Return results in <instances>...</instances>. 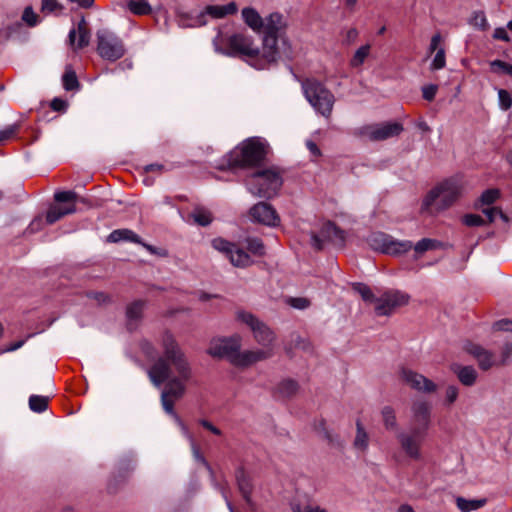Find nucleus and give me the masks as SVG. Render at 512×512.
Listing matches in <instances>:
<instances>
[{
	"mask_svg": "<svg viewBox=\"0 0 512 512\" xmlns=\"http://www.w3.org/2000/svg\"><path fill=\"white\" fill-rule=\"evenodd\" d=\"M353 447L360 453H365L369 447V434L360 421L356 422V435Z\"/></svg>",
	"mask_w": 512,
	"mask_h": 512,
	"instance_id": "nucleus-27",
	"label": "nucleus"
},
{
	"mask_svg": "<svg viewBox=\"0 0 512 512\" xmlns=\"http://www.w3.org/2000/svg\"><path fill=\"white\" fill-rule=\"evenodd\" d=\"M322 428L320 430L321 436L328 441L331 445H340V439L339 436L332 431H330L326 426L325 423L321 424Z\"/></svg>",
	"mask_w": 512,
	"mask_h": 512,
	"instance_id": "nucleus-46",
	"label": "nucleus"
},
{
	"mask_svg": "<svg viewBox=\"0 0 512 512\" xmlns=\"http://www.w3.org/2000/svg\"><path fill=\"white\" fill-rule=\"evenodd\" d=\"M437 91H438L437 85H433V84L426 85L422 88V96L425 100L432 101L435 98Z\"/></svg>",
	"mask_w": 512,
	"mask_h": 512,
	"instance_id": "nucleus-47",
	"label": "nucleus"
},
{
	"mask_svg": "<svg viewBox=\"0 0 512 512\" xmlns=\"http://www.w3.org/2000/svg\"><path fill=\"white\" fill-rule=\"evenodd\" d=\"M121 240H127V241H131V242H139V237L133 231L128 230V229L115 230L108 236L109 242L115 243V242H119Z\"/></svg>",
	"mask_w": 512,
	"mask_h": 512,
	"instance_id": "nucleus-30",
	"label": "nucleus"
},
{
	"mask_svg": "<svg viewBox=\"0 0 512 512\" xmlns=\"http://www.w3.org/2000/svg\"><path fill=\"white\" fill-rule=\"evenodd\" d=\"M494 329L497 331H510L512 332V320L503 319L494 324Z\"/></svg>",
	"mask_w": 512,
	"mask_h": 512,
	"instance_id": "nucleus-54",
	"label": "nucleus"
},
{
	"mask_svg": "<svg viewBox=\"0 0 512 512\" xmlns=\"http://www.w3.org/2000/svg\"><path fill=\"white\" fill-rule=\"evenodd\" d=\"M382 421L387 430H394L397 428V418L395 410L390 406H385L381 410Z\"/></svg>",
	"mask_w": 512,
	"mask_h": 512,
	"instance_id": "nucleus-32",
	"label": "nucleus"
},
{
	"mask_svg": "<svg viewBox=\"0 0 512 512\" xmlns=\"http://www.w3.org/2000/svg\"><path fill=\"white\" fill-rule=\"evenodd\" d=\"M459 390L456 386H449L445 392V400L448 404L454 403L458 398Z\"/></svg>",
	"mask_w": 512,
	"mask_h": 512,
	"instance_id": "nucleus-50",
	"label": "nucleus"
},
{
	"mask_svg": "<svg viewBox=\"0 0 512 512\" xmlns=\"http://www.w3.org/2000/svg\"><path fill=\"white\" fill-rule=\"evenodd\" d=\"M14 133L13 127H7L5 129L0 130V142L9 139Z\"/></svg>",
	"mask_w": 512,
	"mask_h": 512,
	"instance_id": "nucleus-58",
	"label": "nucleus"
},
{
	"mask_svg": "<svg viewBox=\"0 0 512 512\" xmlns=\"http://www.w3.org/2000/svg\"><path fill=\"white\" fill-rule=\"evenodd\" d=\"M202 424H203V426H204L206 429L210 430L212 433H214V434H216V435H219V434H220L219 429H218V428H216L215 426H213L211 423L204 421Z\"/></svg>",
	"mask_w": 512,
	"mask_h": 512,
	"instance_id": "nucleus-63",
	"label": "nucleus"
},
{
	"mask_svg": "<svg viewBox=\"0 0 512 512\" xmlns=\"http://www.w3.org/2000/svg\"><path fill=\"white\" fill-rule=\"evenodd\" d=\"M397 512H415V511L410 505L404 504L398 508Z\"/></svg>",
	"mask_w": 512,
	"mask_h": 512,
	"instance_id": "nucleus-64",
	"label": "nucleus"
},
{
	"mask_svg": "<svg viewBox=\"0 0 512 512\" xmlns=\"http://www.w3.org/2000/svg\"><path fill=\"white\" fill-rule=\"evenodd\" d=\"M191 218L201 226H207L212 222L211 212L204 207H196L191 213Z\"/></svg>",
	"mask_w": 512,
	"mask_h": 512,
	"instance_id": "nucleus-31",
	"label": "nucleus"
},
{
	"mask_svg": "<svg viewBox=\"0 0 512 512\" xmlns=\"http://www.w3.org/2000/svg\"><path fill=\"white\" fill-rule=\"evenodd\" d=\"M63 86L66 90H74L78 87V80L75 72L71 68H67L63 75Z\"/></svg>",
	"mask_w": 512,
	"mask_h": 512,
	"instance_id": "nucleus-38",
	"label": "nucleus"
},
{
	"mask_svg": "<svg viewBox=\"0 0 512 512\" xmlns=\"http://www.w3.org/2000/svg\"><path fill=\"white\" fill-rule=\"evenodd\" d=\"M427 434L416 430L401 432L397 435L398 443L404 454L415 461L422 459V446Z\"/></svg>",
	"mask_w": 512,
	"mask_h": 512,
	"instance_id": "nucleus-15",
	"label": "nucleus"
},
{
	"mask_svg": "<svg viewBox=\"0 0 512 512\" xmlns=\"http://www.w3.org/2000/svg\"><path fill=\"white\" fill-rule=\"evenodd\" d=\"M58 203L52 206L46 215L49 224H53L60 218L75 211L76 194L72 191L57 192L54 196Z\"/></svg>",
	"mask_w": 512,
	"mask_h": 512,
	"instance_id": "nucleus-17",
	"label": "nucleus"
},
{
	"mask_svg": "<svg viewBox=\"0 0 512 512\" xmlns=\"http://www.w3.org/2000/svg\"><path fill=\"white\" fill-rule=\"evenodd\" d=\"M228 47L231 50L232 55H241L245 57L248 63L256 69H265L275 63L263 61V46L258 48L254 44L253 38L249 35L243 33L232 35L228 39Z\"/></svg>",
	"mask_w": 512,
	"mask_h": 512,
	"instance_id": "nucleus-6",
	"label": "nucleus"
},
{
	"mask_svg": "<svg viewBox=\"0 0 512 512\" xmlns=\"http://www.w3.org/2000/svg\"><path fill=\"white\" fill-rule=\"evenodd\" d=\"M69 1L78 4L80 7H83V8H89L94 3V0H69Z\"/></svg>",
	"mask_w": 512,
	"mask_h": 512,
	"instance_id": "nucleus-60",
	"label": "nucleus"
},
{
	"mask_svg": "<svg viewBox=\"0 0 512 512\" xmlns=\"http://www.w3.org/2000/svg\"><path fill=\"white\" fill-rule=\"evenodd\" d=\"M51 106L54 110H61L65 106V102L61 99H54Z\"/></svg>",
	"mask_w": 512,
	"mask_h": 512,
	"instance_id": "nucleus-62",
	"label": "nucleus"
},
{
	"mask_svg": "<svg viewBox=\"0 0 512 512\" xmlns=\"http://www.w3.org/2000/svg\"><path fill=\"white\" fill-rule=\"evenodd\" d=\"M237 481H238L239 490H240L244 500L246 501L249 508L254 511L256 509V504L252 500V497H251L253 487H252L250 478L248 476H246L243 472H241L237 476Z\"/></svg>",
	"mask_w": 512,
	"mask_h": 512,
	"instance_id": "nucleus-26",
	"label": "nucleus"
},
{
	"mask_svg": "<svg viewBox=\"0 0 512 512\" xmlns=\"http://www.w3.org/2000/svg\"><path fill=\"white\" fill-rule=\"evenodd\" d=\"M403 127L398 122L365 125L359 129L360 135L373 141L386 140L399 135Z\"/></svg>",
	"mask_w": 512,
	"mask_h": 512,
	"instance_id": "nucleus-18",
	"label": "nucleus"
},
{
	"mask_svg": "<svg viewBox=\"0 0 512 512\" xmlns=\"http://www.w3.org/2000/svg\"><path fill=\"white\" fill-rule=\"evenodd\" d=\"M446 65L445 50L443 47L439 48L431 62L432 70H440Z\"/></svg>",
	"mask_w": 512,
	"mask_h": 512,
	"instance_id": "nucleus-41",
	"label": "nucleus"
},
{
	"mask_svg": "<svg viewBox=\"0 0 512 512\" xmlns=\"http://www.w3.org/2000/svg\"><path fill=\"white\" fill-rule=\"evenodd\" d=\"M344 232L336 227L332 222L323 224L320 234L313 236V245L317 249L322 248V243L325 241L331 242L335 245H341L344 242Z\"/></svg>",
	"mask_w": 512,
	"mask_h": 512,
	"instance_id": "nucleus-23",
	"label": "nucleus"
},
{
	"mask_svg": "<svg viewBox=\"0 0 512 512\" xmlns=\"http://www.w3.org/2000/svg\"><path fill=\"white\" fill-rule=\"evenodd\" d=\"M240 348L241 337L234 335L231 337L212 339L207 352L214 358H226L232 364V360Z\"/></svg>",
	"mask_w": 512,
	"mask_h": 512,
	"instance_id": "nucleus-13",
	"label": "nucleus"
},
{
	"mask_svg": "<svg viewBox=\"0 0 512 512\" xmlns=\"http://www.w3.org/2000/svg\"><path fill=\"white\" fill-rule=\"evenodd\" d=\"M464 189L463 179L452 176L437 183L423 198L421 212L435 216L450 208L459 199Z\"/></svg>",
	"mask_w": 512,
	"mask_h": 512,
	"instance_id": "nucleus-3",
	"label": "nucleus"
},
{
	"mask_svg": "<svg viewBox=\"0 0 512 512\" xmlns=\"http://www.w3.org/2000/svg\"><path fill=\"white\" fill-rule=\"evenodd\" d=\"M68 41L74 50L88 46L90 42V30L88 29L87 22L84 18L79 21L77 28L70 30Z\"/></svg>",
	"mask_w": 512,
	"mask_h": 512,
	"instance_id": "nucleus-24",
	"label": "nucleus"
},
{
	"mask_svg": "<svg viewBox=\"0 0 512 512\" xmlns=\"http://www.w3.org/2000/svg\"><path fill=\"white\" fill-rule=\"evenodd\" d=\"M282 178L274 169H266L254 173L247 179L249 191L259 197H272L280 189Z\"/></svg>",
	"mask_w": 512,
	"mask_h": 512,
	"instance_id": "nucleus-9",
	"label": "nucleus"
},
{
	"mask_svg": "<svg viewBox=\"0 0 512 512\" xmlns=\"http://www.w3.org/2000/svg\"><path fill=\"white\" fill-rule=\"evenodd\" d=\"M251 219L268 227H277L280 224V216L272 205L259 202L250 209Z\"/></svg>",
	"mask_w": 512,
	"mask_h": 512,
	"instance_id": "nucleus-20",
	"label": "nucleus"
},
{
	"mask_svg": "<svg viewBox=\"0 0 512 512\" xmlns=\"http://www.w3.org/2000/svg\"><path fill=\"white\" fill-rule=\"evenodd\" d=\"M264 155V144L259 139L251 138L233 149L228 161L233 167L254 166L263 160Z\"/></svg>",
	"mask_w": 512,
	"mask_h": 512,
	"instance_id": "nucleus-8",
	"label": "nucleus"
},
{
	"mask_svg": "<svg viewBox=\"0 0 512 512\" xmlns=\"http://www.w3.org/2000/svg\"><path fill=\"white\" fill-rule=\"evenodd\" d=\"M58 8L56 0H42V11L53 12Z\"/></svg>",
	"mask_w": 512,
	"mask_h": 512,
	"instance_id": "nucleus-55",
	"label": "nucleus"
},
{
	"mask_svg": "<svg viewBox=\"0 0 512 512\" xmlns=\"http://www.w3.org/2000/svg\"><path fill=\"white\" fill-rule=\"evenodd\" d=\"M212 246L215 250L228 257L233 266L240 268L250 266L253 263L252 256L260 257L265 254L263 242L258 238L246 239L245 248L247 252L223 238L214 239Z\"/></svg>",
	"mask_w": 512,
	"mask_h": 512,
	"instance_id": "nucleus-4",
	"label": "nucleus"
},
{
	"mask_svg": "<svg viewBox=\"0 0 512 512\" xmlns=\"http://www.w3.org/2000/svg\"><path fill=\"white\" fill-rule=\"evenodd\" d=\"M487 504L486 498L466 499L463 497L456 498V506L461 512H471L484 507Z\"/></svg>",
	"mask_w": 512,
	"mask_h": 512,
	"instance_id": "nucleus-28",
	"label": "nucleus"
},
{
	"mask_svg": "<svg viewBox=\"0 0 512 512\" xmlns=\"http://www.w3.org/2000/svg\"><path fill=\"white\" fill-rule=\"evenodd\" d=\"M369 53H370V45L369 44L359 47L355 51L354 55L352 56V58L350 60V65L352 67L361 66L364 63V61L366 60V58L368 57Z\"/></svg>",
	"mask_w": 512,
	"mask_h": 512,
	"instance_id": "nucleus-35",
	"label": "nucleus"
},
{
	"mask_svg": "<svg viewBox=\"0 0 512 512\" xmlns=\"http://www.w3.org/2000/svg\"><path fill=\"white\" fill-rule=\"evenodd\" d=\"M370 245L373 249L392 256L406 253L413 247L410 241H399L383 233L373 235Z\"/></svg>",
	"mask_w": 512,
	"mask_h": 512,
	"instance_id": "nucleus-14",
	"label": "nucleus"
},
{
	"mask_svg": "<svg viewBox=\"0 0 512 512\" xmlns=\"http://www.w3.org/2000/svg\"><path fill=\"white\" fill-rule=\"evenodd\" d=\"M163 357L149 369L148 374L151 381L160 386L166 382L161 395V402L166 413L172 415L179 421L174 412V403L180 399L186 390V385L191 378L190 365L180 349L174 336L166 332L161 338Z\"/></svg>",
	"mask_w": 512,
	"mask_h": 512,
	"instance_id": "nucleus-1",
	"label": "nucleus"
},
{
	"mask_svg": "<svg viewBox=\"0 0 512 512\" xmlns=\"http://www.w3.org/2000/svg\"><path fill=\"white\" fill-rule=\"evenodd\" d=\"M302 89L307 101L322 116L329 118L334 102V95L319 81L306 79L302 82Z\"/></svg>",
	"mask_w": 512,
	"mask_h": 512,
	"instance_id": "nucleus-7",
	"label": "nucleus"
},
{
	"mask_svg": "<svg viewBox=\"0 0 512 512\" xmlns=\"http://www.w3.org/2000/svg\"><path fill=\"white\" fill-rule=\"evenodd\" d=\"M289 304L292 307L297 308V309H305V308L309 307L310 302L306 298L299 297V298H291L289 300Z\"/></svg>",
	"mask_w": 512,
	"mask_h": 512,
	"instance_id": "nucleus-51",
	"label": "nucleus"
},
{
	"mask_svg": "<svg viewBox=\"0 0 512 512\" xmlns=\"http://www.w3.org/2000/svg\"><path fill=\"white\" fill-rule=\"evenodd\" d=\"M97 52L101 58L114 62L125 54L123 41L113 32L102 29L97 31Z\"/></svg>",
	"mask_w": 512,
	"mask_h": 512,
	"instance_id": "nucleus-10",
	"label": "nucleus"
},
{
	"mask_svg": "<svg viewBox=\"0 0 512 512\" xmlns=\"http://www.w3.org/2000/svg\"><path fill=\"white\" fill-rule=\"evenodd\" d=\"M144 310V302L138 300L127 307V318L130 322L138 321Z\"/></svg>",
	"mask_w": 512,
	"mask_h": 512,
	"instance_id": "nucleus-36",
	"label": "nucleus"
},
{
	"mask_svg": "<svg viewBox=\"0 0 512 512\" xmlns=\"http://www.w3.org/2000/svg\"><path fill=\"white\" fill-rule=\"evenodd\" d=\"M293 512H328L325 508L317 505H307L303 508L300 506H293Z\"/></svg>",
	"mask_w": 512,
	"mask_h": 512,
	"instance_id": "nucleus-52",
	"label": "nucleus"
},
{
	"mask_svg": "<svg viewBox=\"0 0 512 512\" xmlns=\"http://www.w3.org/2000/svg\"><path fill=\"white\" fill-rule=\"evenodd\" d=\"M442 246V243L430 238H424L416 243L414 250L417 254H423L429 250H435Z\"/></svg>",
	"mask_w": 512,
	"mask_h": 512,
	"instance_id": "nucleus-34",
	"label": "nucleus"
},
{
	"mask_svg": "<svg viewBox=\"0 0 512 512\" xmlns=\"http://www.w3.org/2000/svg\"><path fill=\"white\" fill-rule=\"evenodd\" d=\"M298 390V384L292 379H285L277 386V391L282 397H290Z\"/></svg>",
	"mask_w": 512,
	"mask_h": 512,
	"instance_id": "nucleus-33",
	"label": "nucleus"
},
{
	"mask_svg": "<svg viewBox=\"0 0 512 512\" xmlns=\"http://www.w3.org/2000/svg\"><path fill=\"white\" fill-rule=\"evenodd\" d=\"M236 11L237 5L234 2H230L226 5H209L195 17H189L186 14H179L178 22L179 25L183 27H197L206 24L207 16L219 19L226 15L234 14Z\"/></svg>",
	"mask_w": 512,
	"mask_h": 512,
	"instance_id": "nucleus-11",
	"label": "nucleus"
},
{
	"mask_svg": "<svg viewBox=\"0 0 512 512\" xmlns=\"http://www.w3.org/2000/svg\"><path fill=\"white\" fill-rule=\"evenodd\" d=\"M236 319L251 329L255 340L261 344L263 348H273L272 342L274 341V333L253 314L240 310L236 313Z\"/></svg>",
	"mask_w": 512,
	"mask_h": 512,
	"instance_id": "nucleus-12",
	"label": "nucleus"
},
{
	"mask_svg": "<svg viewBox=\"0 0 512 512\" xmlns=\"http://www.w3.org/2000/svg\"><path fill=\"white\" fill-rule=\"evenodd\" d=\"M358 36V32L356 29H349L346 33V39L348 42H353Z\"/></svg>",
	"mask_w": 512,
	"mask_h": 512,
	"instance_id": "nucleus-61",
	"label": "nucleus"
},
{
	"mask_svg": "<svg viewBox=\"0 0 512 512\" xmlns=\"http://www.w3.org/2000/svg\"><path fill=\"white\" fill-rule=\"evenodd\" d=\"M23 344H24L23 340L17 341L15 343H12L9 346H7L5 349L2 350V352H12V351H15V350L21 348L23 346Z\"/></svg>",
	"mask_w": 512,
	"mask_h": 512,
	"instance_id": "nucleus-59",
	"label": "nucleus"
},
{
	"mask_svg": "<svg viewBox=\"0 0 512 512\" xmlns=\"http://www.w3.org/2000/svg\"><path fill=\"white\" fill-rule=\"evenodd\" d=\"M500 196L498 189H488L482 193L480 201L483 205H490L494 203Z\"/></svg>",
	"mask_w": 512,
	"mask_h": 512,
	"instance_id": "nucleus-44",
	"label": "nucleus"
},
{
	"mask_svg": "<svg viewBox=\"0 0 512 512\" xmlns=\"http://www.w3.org/2000/svg\"><path fill=\"white\" fill-rule=\"evenodd\" d=\"M22 20L28 26H36L39 23V16L33 11L32 7L28 6L24 9Z\"/></svg>",
	"mask_w": 512,
	"mask_h": 512,
	"instance_id": "nucleus-42",
	"label": "nucleus"
},
{
	"mask_svg": "<svg viewBox=\"0 0 512 512\" xmlns=\"http://www.w3.org/2000/svg\"><path fill=\"white\" fill-rule=\"evenodd\" d=\"M400 379L419 392L433 393L437 390V385L433 381L408 368L401 369Z\"/></svg>",
	"mask_w": 512,
	"mask_h": 512,
	"instance_id": "nucleus-21",
	"label": "nucleus"
},
{
	"mask_svg": "<svg viewBox=\"0 0 512 512\" xmlns=\"http://www.w3.org/2000/svg\"><path fill=\"white\" fill-rule=\"evenodd\" d=\"M483 213L488 218L489 222H493L496 220L497 217L501 218L503 222H507L508 218L507 216L498 208L496 207H488L483 209Z\"/></svg>",
	"mask_w": 512,
	"mask_h": 512,
	"instance_id": "nucleus-43",
	"label": "nucleus"
},
{
	"mask_svg": "<svg viewBox=\"0 0 512 512\" xmlns=\"http://www.w3.org/2000/svg\"><path fill=\"white\" fill-rule=\"evenodd\" d=\"M499 107L503 111H507L512 106V94L505 89L498 90Z\"/></svg>",
	"mask_w": 512,
	"mask_h": 512,
	"instance_id": "nucleus-39",
	"label": "nucleus"
},
{
	"mask_svg": "<svg viewBox=\"0 0 512 512\" xmlns=\"http://www.w3.org/2000/svg\"><path fill=\"white\" fill-rule=\"evenodd\" d=\"M451 369L463 385L472 386L476 382L477 372L472 366L453 364Z\"/></svg>",
	"mask_w": 512,
	"mask_h": 512,
	"instance_id": "nucleus-25",
	"label": "nucleus"
},
{
	"mask_svg": "<svg viewBox=\"0 0 512 512\" xmlns=\"http://www.w3.org/2000/svg\"><path fill=\"white\" fill-rule=\"evenodd\" d=\"M306 146L313 157H319L321 155L320 149L313 141L307 140Z\"/></svg>",
	"mask_w": 512,
	"mask_h": 512,
	"instance_id": "nucleus-57",
	"label": "nucleus"
},
{
	"mask_svg": "<svg viewBox=\"0 0 512 512\" xmlns=\"http://www.w3.org/2000/svg\"><path fill=\"white\" fill-rule=\"evenodd\" d=\"M463 222L467 226H480L484 223V220L481 218V216L476 214H468L465 215L463 218Z\"/></svg>",
	"mask_w": 512,
	"mask_h": 512,
	"instance_id": "nucleus-48",
	"label": "nucleus"
},
{
	"mask_svg": "<svg viewBox=\"0 0 512 512\" xmlns=\"http://www.w3.org/2000/svg\"><path fill=\"white\" fill-rule=\"evenodd\" d=\"M512 360V344H506L503 349L501 356L499 357V365L505 364Z\"/></svg>",
	"mask_w": 512,
	"mask_h": 512,
	"instance_id": "nucleus-49",
	"label": "nucleus"
},
{
	"mask_svg": "<svg viewBox=\"0 0 512 512\" xmlns=\"http://www.w3.org/2000/svg\"><path fill=\"white\" fill-rule=\"evenodd\" d=\"M274 355L273 348H258L253 350H238L232 360V365L236 367H249L258 362L265 361Z\"/></svg>",
	"mask_w": 512,
	"mask_h": 512,
	"instance_id": "nucleus-19",
	"label": "nucleus"
},
{
	"mask_svg": "<svg viewBox=\"0 0 512 512\" xmlns=\"http://www.w3.org/2000/svg\"><path fill=\"white\" fill-rule=\"evenodd\" d=\"M442 42V36L440 33H436L432 36L430 45H429V53L437 52L440 47V44Z\"/></svg>",
	"mask_w": 512,
	"mask_h": 512,
	"instance_id": "nucleus-53",
	"label": "nucleus"
},
{
	"mask_svg": "<svg viewBox=\"0 0 512 512\" xmlns=\"http://www.w3.org/2000/svg\"><path fill=\"white\" fill-rule=\"evenodd\" d=\"M470 23L474 27L481 29V30H486L489 27L486 16H485L484 12H482V11L474 12L472 15V18L470 20Z\"/></svg>",
	"mask_w": 512,
	"mask_h": 512,
	"instance_id": "nucleus-40",
	"label": "nucleus"
},
{
	"mask_svg": "<svg viewBox=\"0 0 512 512\" xmlns=\"http://www.w3.org/2000/svg\"><path fill=\"white\" fill-rule=\"evenodd\" d=\"M411 429L428 433L432 423V406L423 399L413 401L411 405Z\"/></svg>",
	"mask_w": 512,
	"mask_h": 512,
	"instance_id": "nucleus-16",
	"label": "nucleus"
},
{
	"mask_svg": "<svg viewBox=\"0 0 512 512\" xmlns=\"http://www.w3.org/2000/svg\"><path fill=\"white\" fill-rule=\"evenodd\" d=\"M353 288L364 301L373 303L376 314L381 316L391 314L395 308L404 306L409 301L407 294L397 290L387 291L381 297L376 298L371 289L365 284L357 283Z\"/></svg>",
	"mask_w": 512,
	"mask_h": 512,
	"instance_id": "nucleus-5",
	"label": "nucleus"
},
{
	"mask_svg": "<svg viewBox=\"0 0 512 512\" xmlns=\"http://www.w3.org/2000/svg\"><path fill=\"white\" fill-rule=\"evenodd\" d=\"M493 37L497 40H502L505 42H508L510 40L507 31L502 27L495 29Z\"/></svg>",
	"mask_w": 512,
	"mask_h": 512,
	"instance_id": "nucleus-56",
	"label": "nucleus"
},
{
	"mask_svg": "<svg viewBox=\"0 0 512 512\" xmlns=\"http://www.w3.org/2000/svg\"><path fill=\"white\" fill-rule=\"evenodd\" d=\"M127 8L131 13L138 16L149 15L152 12V8L146 0H129Z\"/></svg>",
	"mask_w": 512,
	"mask_h": 512,
	"instance_id": "nucleus-29",
	"label": "nucleus"
},
{
	"mask_svg": "<svg viewBox=\"0 0 512 512\" xmlns=\"http://www.w3.org/2000/svg\"><path fill=\"white\" fill-rule=\"evenodd\" d=\"M241 16L253 32L263 34L264 62H277L282 57L291 56V45L285 36L287 23L282 14L274 12L263 18L255 8L245 7Z\"/></svg>",
	"mask_w": 512,
	"mask_h": 512,
	"instance_id": "nucleus-2",
	"label": "nucleus"
},
{
	"mask_svg": "<svg viewBox=\"0 0 512 512\" xmlns=\"http://www.w3.org/2000/svg\"><path fill=\"white\" fill-rule=\"evenodd\" d=\"M48 406V398L39 395H32L29 398V407L34 412H43Z\"/></svg>",
	"mask_w": 512,
	"mask_h": 512,
	"instance_id": "nucleus-37",
	"label": "nucleus"
},
{
	"mask_svg": "<svg viewBox=\"0 0 512 512\" xmlns=\"http://www.w3.org/2000/svg\"><path fill=\"white\" fill-rule=\"evenodd\" d=\"M464 349L477 360L478 366L482 370H488L499 365V357L497 355L476 343L468 342L465 344Z\"/></svg>",
	"mask_w": 512,
	"mask_h": 512,
	"instance_id": "nucleus-22",
	"label": "nucleus"
},
{
	"mask_svg": "<svg viewBox=\"0 0 512 512\" xmlns=\"http://www.w3.org/2000/svg\"><path fill=\"white\" fill-rule=\"evenodd\" d=\"M491 68L496 73L508 74L512 76V65L501 60H495L491 63Z\"/></svg>",
	"mask_w": 512,
	"mask_h": 512,
	"instance_id": "nucleus-45",
	"label": "nucleus"
}]
</instances>
